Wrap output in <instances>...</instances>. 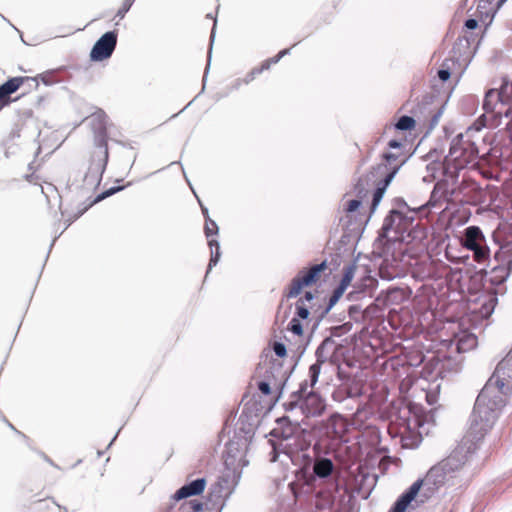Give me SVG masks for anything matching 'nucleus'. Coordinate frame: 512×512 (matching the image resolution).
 <instances>
[{"instance_id": "obj_1", "label": "nucleus", "mask_w": 512, "mask_h": 512, "mask_svg": "<svg viewBox=\"0 0 512 512\" xmlns=\"http://www.w3.org/2000/svg\"><path fill=\"white\" fill-rule=\"evenodd\" d=\"M298 364L283 369L284 363H272L264 373L253 375L257 392L244 404L238 420L233 425L232 436L226 441V502L237 488L243 469L250 464L247 458L250 445L266 416L279 401L288 380Z\"/></svg>"}, {"instance_id": "obj_2", "label": "nucleus", "mask_w": 512, "mask_h": 512, "mask_svg": "<svg viewBox=\"0 0 512 512\" xmlns=\"http://www.w3.org/2000/svg\"><path fill=\"white\" fill-rule=\"evenodd\" d=\"M303 423L304 418L299 420L291 414L275 418L274 427L264 435L270 447L268 453L270 463L280 461L281 455L294 462L293 453L295 452H301L303 459L311 461L307 453L311 446V438L308 429L302 426Z\"/></svg>"}, {"instance_id": "obj_3", "label": "nucleus", "mask_w": 512, "mask_h": 512, "mask_svg": "<svg viewBox=\"0 0 512 512\" xmlns=\"http://www.w3.org/2000/svg\"><path fill=\"white\" fill-rule=\"evenodd\" d=\"M492 378H489L484 387L479 392L470 416V428L467 436L479 437L480 434L475 431L481 424L480 431L491 428L498 418L500 410L505 406V401L500 395L491 394ZM483 435V433H481Z\"/></svg>"}, {"instance_id": "obj_4", "label": "nucleus", "mask_w": 512, "mask_h": 512, "mask_svg": "<svg viewBox=\"0 0 512 512\" xmlns=\"http://www.w3.org/2000/svg\"><path fill=\"white\" fill-rule=\"evenodd\" d=\"M111 140L110 136L100 137L93 136V146L98 149L90 154L88 160V168L83 176L82 182L85 185L98 189L103 180V175L107 169L110 152L108 147V141Z\"/></svg>"}, {"instance_id": "obj_5", "label": "nucleus", "mask_w": 512, "mask_h": 512, "mask_svg": "<svg viewBox=\"0 0 512 512\" xmlns=\"http://www.w3.org/2000/svg\"><path fill=\"white\" fill-rule=\"evenodd\" d=\"M328 268L327 259L308 268H302L291 280L289 288L284 291V298H297L304 289L315 285L322 273Z\"/></svg>"}, {"instance_id": "obj_6", "label": "nucleus", "mask_w": 512, "mask_h": 512, "mask_svg": "<svg viewBox=\"0 0 512 512\" xmlns=\"http://www.w3.org/2000/svg\"><path fill=\"white\" fill-rule=\"evenodd\" d=\"M482 438L483 435H480L479 437L473 436L472 439H470L469 436H466L462 442L454 448L449 456L440 461L439 464L449 475H451L466 463L470 455L476 452L478 449V442Z\"/></svg>"}, {"instance_id": "obj_7", "label": "nucleus", "mask_w": 512, "mask_h": 512, "mask_svg": "<svg viewBox=\"0 0 512 512\" xmlns=\"http://www.w3.org/2000/svg\"><path fill=\"white\" fill-rule=\"evenodd\" d=\"M369 187L370 184L367 183L366 176H360L355 180L353 185V193H355L356 197L354 199H349L343 202L342 211L345 214V217L339 218V224L346 220H351L356 223H359V221H364L362 219L360 210L363 207L365 198L368 196Z\"/></svg>"}, {"instance_id": "obj_8", "label": "nucleus", "mask_w": 512, "mask_h": 512, "mask_svg": "<svg viewBox=\"0 0 512 512\" xmlns=\"http://www.w3.org/2000/svg\"><path fill=\"white\" fill-rule=\"evenodd\" d=\"M201 210H202L203 216L205 217V234H206L208 246L211 251L210 260H209L205 278L203 281V284H205L209 273L221 260L222 252H221V245L218 240L219 226L216 223V221L211 219V217L209 215V209L206 206H202Z\"/></svg>"}, {"instance_id": "obj_9", "label": "nucleus", "mask_w": 512, "mask_h": 512, "mask_svg": "<svg viewBox=\"0 0 512 512\" xmlns=\"http://www.w3.org/2000/svg\"><path fill=\"white\" fill-rule=\"evenodd\" d=\"M322 321V319H318L311 314L308 316V318L304 319L303 333L301 335L297 333H291L294 337H297L295 342L292 343L288 338H286V340L290 342L292 346H294L291 359L296 361V364L300 362L301 358L306 353L309 345L313 340L314 334L318 330Z\"/></svg>"}, {"instance_id": "obj_10", "label": "nucleus", "mask_w": 512, "mask_h": 512, "mask_svg": "<svg viewBox=\"0 0 512 512\" xmlns=\"http://www.w3.org/2000/svg\"><path fill=\"white\" fill-rule=\"evenodd\" d=\"M117 40V29L104 32L92 45L89 52V60L94 63H100L110 59L116 49Z\"/></svg>"}, {"instance_id": "obj_11", "label": "nucleus", "mask_w": 512, "mask_h": 512, "mask_svg": "<svg viewBox=\"0 0 512 512\" xmlns=\"http://www.w3.org/2000/svg\"><path fill=\"white\" fill-rule=\"evenodd\" d=\"M319 291L309 290L305 294L297 299L295 302V311L293 317L289 321L286 330L290 333H297L301 335L303 333V322L304 319L311 315V308L307 303H312L318 298Z\"/></svg>"}, {"instance_id": "obj_12", "label": "nucleus", "mask_w": 512, "mask_h": 512, "mask_svg": "<svg viewBox=\"0 0 512 512\" xmlns=\"http://www.w3.org/2000/svg\"><path fill=\"white\" fill-rule=\"evenodd\" d=\"M474 41L475 39L468 35L459 36L457 38V41L454 43L452 48L453 56L450 59L453 64H463L464 68L470 64L480 44V41H478L475 46H472Z\"/></svg>"}, {"instance_id": "obj_13", "label": "nucleus", "mask_w": 512, "mask_h": 512, "mask_svg": "<svg viewBox=\"0 0 512 512\" xmlns=\"http://www.w3.org/2000/svg\"><path fill=\"white\" fill-rule=\"evenodd\" d=\"M400 157V153H395L390 150L385 151L381 155V162L372 166L369 172L365 175L367 177V183L370 184V181L373 178L378 176L387 175L394 169H397V173L400 171L401 167L407 162L408 157L405 158L400 163H395Z\"/></svg>"}, {"instance_id": "obj_14", "label": "nucleus", "mask_w": 512, "mask_h": 512, "mask_svg": "<svg viewBox=\"0 0 512 512\" xmlns=\"http://www.w3.org/2000/svg\"><path fill=\"white\" fill-rule=\"evenodd\" d=\"M285 412L295 413L299 411L304 417H319L325 412V406H312L304 398H301L297 392H292L287 401L282 404Z\"/></svg>"}, {"instance_id": "obj_15", "label": "nucleus", "mask_w": 512, "mask_h": 512, "mask_svg": "<svg viewBox=\"0 0 512 512\" xmlns=\"http://www.w3.org/2000/svg\"><path fill=\"white\" fill-rule=\"evenodd\" d=\"M396 175H397V169H394L387 175L378 176L376 178H373L370 181V186L373 185L374 188L372 190V201L369 206V210H370V215L368 216L369 219L376 212L387 189L391 185V183L394 180Z\"/></svg>"}, {"instance_id": "obj_16", "label": "nucleus", "mask_w": 512, "mask_h": 512, "mask_svg": "<svg viewBox=\"0 0 512 512\" xmlns=\"http://www.w3.org/2000/svg\"><path fill=\"white\" fill-rule=\"evenodd\" d=\"M396 175H397V169H394L387 175L378 176L376 178H373L370 181V186L373 185L374 188L372 190V201L369 206V210H370V215L368 216L369 219L376 212L387 189L391 185V183L394 180Z\"/></svg>"}, {"instance_id": "obj_17", "label": "nucleus", "mask_w": 512, "mask_h": 512, "mask_svg": "<svg viewBox=\"0 0 512 512\" xmlns=\"http://www.w3.org/2000/svg\"><path fill=\"white\" fill-rule=\"evenodd\" d=\"M206 485V477H198L195 479L188 478L185 484L172 494V501H181L190 497L200 496L204 493Z\"/></svg>"}, {"instance_id": "obj_18", "label": "nucleus", "mask_w": 512, "mask_h": 512, "mask_svg": "<svg viewBox=\"0 0 512 512\" xmlns=\"http://www.w3.org/2000/svg\"><path fill=\"white\" fill-rule=\"evenodd\" d=\"M368 221L369 218H366L365 221H359V223L346 220L343 226V234L339 240L340 247H346L354 241L353 246L355 249L365 231Z\"/></svg>"}, {"instance_id": "obj_19", "label": "nucleus", "mask_w": 512, "mask_h": 512, "mask_svg": "<svg viewBox=\"0 0 512 512\" xmlns=\"http://www.w3.org/2000/svg\"><path fill=\"white\" fill-rule=\"evenodd\" d=\"M452 92L453 90L448 88L446 90H441V86L436 82L435 79L431 80V91L427 94H425L422 98V101L417 103L411 110L410 113L416 114L418 111L420 113H423L428 106L432 105L437 100H440V103L442 102V99H444L449 92Z\"/></svg>"}, {"instance_id": "obj_20", "label": "nucleus", "mask_w": 512, "mask_h": 512, "mask_svg": "<svg viewBox=\"0 0 512 512\" xmlns=\"http://www.w3.org/2000/svg\"><path fill=\"white\" fill-rule=\"evenodd\" d=\"M507 0H479L476 13L481 14V21L486 31L491 26L498 10Z\"/></svg>"}, {"instance_id": "obj_21", "label": "nucleus", "mask_w": 512, "mask_h": 512, "mask_svg": "<svg viewBox=\"0 0 512 512\" xmlns=\"http://www.w3.org/2000/svg\"><path fill=\"white\" fill-rule=\"evenodd\" d=\"M449 474L437 463L433 465L422 479H425L426 491L433 495L447 481Z\"/></svg>"}, {"instance_id": "obj_22", "label": "nucleus", "mask_w": 512, "mask_h": 512, "mask_svg": "<svg viewBox=\"0 0 512 512\" xmlns=\"http://www.w3.org/2000/svg\"><path fill=\"white\" fill-rule=\"evenodd\" d=\"M224 472H220L216 482L211 485L206 497V504L208 510H216L220 508V511L224 508Z\"/></svg>"}, {"instance_id": "obj_23", "label": "nucleus", "mask_w": 512, "mask_h": 512, "mask_svg": "<svg viewBox=\"0 0 512 512\" xmlns=\"http://www.w3.org/2000/svg\"><path fill=\"white\" fill-rule=\"evenodd\" d=\"M459 171L457 169H444L441 176L437 179L436 184L440 185L442 195L450 196L451 198L458 191Z\"/></svg>"}, {"instance_id": "obj_24", "label": "nucleus", "mask_w": 512, "mask_h": 512, "mask_svg": "<svg viewBox=\"0 0 512 512\" xmlns=\"http://www.w3.org/2000/svg\"><path fill=\"white\" fill-rule=\"evenodd\" d=\"M410 220H404L403 217L397 214L396 210H389L387 215L384 218L382 227L379 231V238L381 237H389V233L395 228H399L404 225L408 226L412 224Z\"/></svg>"}, {"instance_id": "obj_25", "label": "nucleus", "mask_w": 512, "mask_h": 512, "mask_svg": "<svg viewBox=\"0 0 512 512\" xmlns=\"http://www.w3.org/2000/svg\"><path fill=\"white\" fill-rule=\"evenodd\" d=\"M422 488L426 489L425 479L419 477L407 489H405L396 500L409 507L411 503L417 498ZM424 496L428 498L431 496L426 490Z\"/></svg>"}, {"instance_id": "obj_26", "label": "nucleus", "mask_w": 512, "mask_h": 512, "mask_svg": "<svg viewBox=\"0 0 512 512\" xmlns=\"http://www.w3.org/2000/svg\"><path fill=\"white\" fill-rule=\"evenodd\" d=\"M315 385H312L310 383V379H304L302 382H300L299 387L294 392H297V394L301 397L307 400L308 403H310L312 406H320L321 404L326 407V401L325 399L318 393H315L313 390H309V388L314 387Z\"/></svg>"}, {"instance_id": "obj_27", "label": "nucleus", "mask_w": 512, "mask_h": 512, "mask_svg": "<svg viewBox=\"0 0 512 512\" xmlns=\"http://www.w3.org/2000/svg\"><path fill=\"white\" fill-rule=\"evenodd\" d=\"M336 348L337 343L334 340V336H325L315 350V358L318 359L319 362L326 363L332 358L333 354L336 352Z\"/></svg>"}, {"instance_id": "obj_28", "label": "nucleus", "mask_w": 512, "mask_h": 512, "mask_svg": "<svg viewBox=\"0 0 512 512\" xmlns=\"http://www.w3.org/2000/svg\"><path fill=\"white\" fill-rule=\"evenodd\" d=\"M333 469V461L328 457H322L313 464L311 480L327 479L332 474Z\"/></svg>"}, {"instance_id": "obj_29", "label": "nucleus", "mask_w": 512, "mask_h": 512, "mask_svg": "<svg viewBox=\"0 0 512 512\" xmlns=\"http://www.w3.org/2000/svg\"><path fill=\"white\" fill-rule=\"evenodd\" d=\"M33 80L30 76H13L8 77L0 84V99L15 93L25 82Z\"/></svg>"}, {"instance_id": "obj_30", "label": "nucleus", "mask_w": 512, "mask_h": 512, "mask_svg": "<svg viewBox=\"0 0 512 512\" xmlns=\"http://www.w3.org/2000/svg\"><path fill=\"white\" fill-rule=\"evenodd\" d=\"M498 103L502 105H508V101L506 99H503L501 95L497 94L496 88L488 89L484 94L482 102V108L484 110L485 115L495 111Z\"/></svg>"}, {"instance_id": "obj_31", "label": "nucleus", "mask_w": 512, "mask_h": 512, "mask_svg": "<svg viewBox=\"0 0 512 512\" xmlns=\"http://www.w3.org/2000/svg\"><path fill=\"white\" fill-rule=\"evenodd\" d=\"M390 210H396L400 217H403L404 220H410V222H414L415 214L419 211L417 208H411L403 197H395Z\"/></svg>"}, {"instance_id": "obj_32", "label": "nucleus", "mask_w": 512, "mask_h": 512, "mask_svg": "<svg viewBox=\"0 0 512 512\" xmlns=\"http://www.w3.org/2000/svg\"><path fill=\"white\" fill-rule=\"evenodd\" d=\"M490 378H492L491 394L500 395L503 398V396H507L512 393V388L507 386L505 383V379L507 377H504L502 373H498L497 369Z\"/></svg>"}, {"instance_id": "obj_33", "label": "nucleus", "mask_w": 512, "mask_h": 512, "mask_svg": "<svg viewBox=\"0 0 512 512\" xmlns=\"http://www.w3.org/2000/svg\"><path fill=\"white\" fill-rule=\"evenodd\" d=\"M440 185L441 184L434 185L433 190L431 191L429 200L417 208L419 211L437 207L442 202L448 201L449 199H451L450 196L442 195L441 190H440Z\"/></svg>"}, {"instance_id": "obj_34", "label": "nucleus", "mask_w": 512, "mask_h": 512, "mask_svg": "<svg viewBox=\"0 0 512 512\" xmlns=\"http://www.w3.org/2000/svg\"><path fill=\"white\" fill-rule=\"evenodd\" d=\"M450 96H451V91L449 92V94L444 99H442V102L440 103L439 107L437 108V110L431 116L429 124H428L427 129H426V132L424 133V135L422 137V140L424 138H426L428 135H430V133L438 125V123L440 121V118L442 117V115H443V113L445 111V108H446V106L448 104Z\"/></svg>"}, {"instance_id": "obj_35", "label": "nucleus", "mask_w": 512, "mask_h": 512, "mask_svg": "<svg viewBox=\"0 0 512 512\" xmlns=\"http://www.w3.org/2000/svg\"><path fill=\"white\" fill-rule=\"evenodd\" d=\"M415 114L411 115L404 114L393 124V128L399 132H411L416 129L417 121Z\"/></svg>"}, {"instance_id": "obj_36", "label": "nucleus", "mask_w": 512, "mask_h": 512, "mask_svg": "<svg viewBox=\"0 0 512 512\" xmlns=\"http://www.w3.org/2000/svg\"><path fill=\"white\" fill-rule=\"evenodd\" d=\"M491 282L496 285L505 283L511 275V263L509 265H496L492 268Z\"/></svg>"}, {"instance_id": "obj_37", "label": "nucleus", "mask_w": 512, "mask_h": 512, "mask_svg": "<svg viewBox=\"0 0 512 512\" xmlns=\"http://www.w3.org/2000/svg\"><path fill=\"white\" fill-rule=\"evenodd\" d=\"M267 363L269 364L268 367H271L272 363H283V361L275 359L273 357L271 347H266L262 350V352L260 354V361L255 368V374L262 372L263 366Z\"/></svg>"}, {"instance_id": "obj_38", "label": "nucleus", "mask_w": 512, "mask_h": 512, "mask_svg": "<svg viewBox=\"0 0 512 512\" xmlns=\"http://www.w3.org/2000/svg\"><path fill=\"white\" fill-rule=\"evenodd\" d=\"M478 346V337L473 332L466 334L461 341L457 343V351L459 353L472 350Z\"/></svg>"}, {"instance_id": "obj_39", "label": "nucleus", "mask_w": 512, "mask_h": 512, "mask_svg": "<svg viewBox=\"0 0 512 512\" xmlns=\"http://www.w3.org/2000/svg\"><path fill=\"white\" fill-rule=\"evenodd\" d=\"M449 59H447L437 70V75L433 78L441 86V90L444 89V85L450 80L452 75V69L448 65Z\"/></svg>"}, {"instance_id": "obj_40", "label": "nucleus", "mask_w": 512, "mask_h": 512, "mask_svg": "<svg viewBox=\"0 0 512 512\" xmlns=\"http://www.w3.org/2000/svg\"><path fill=\"white\" fill-rule=\"evenodd\" d=\"M132 182H128L127 185H113L109 188L104 189L95 197L92 198V203H99L108 197L115 195L116 193L123 191L126 187L130 186Z\"/></svg>"}, {"instance_id": "obj_41", "label": "nucleus", "mask_w": 512, "mask_h": 512, "mask_svg": "<svg viewBox=\"0 0 512 512\" xmlns=\"http://www.w3.org/2000/svg\"><path fill=\"white\" fill-rule=\"evenodd\" d=\"M479 106L478 98L474 95H467L461 100V111L466 115H473Z\"/></svg>"}, {"instance_id": "obj_42", "label": "nucleus", "mask_w": 512, "mask_h": 512, "mask_svg": "<svg viewBox=\"0 0 512 512\" xmlns=\"http://www.w3.org/2000/svg\"><path fill=\"white\" fill-rule=\"evenodd\" d=\"M478 14V17H473V16H470L468 17L464 24H463V33L464 35H468L469 37L471 38H474L476 37L474 31L479 27V23L481 21V14L480 13H477Z\"/></svg>"}, {"instance_id": "obj_43", "label": "nucleus", "mask_w": 512, "mask_h": 512, "mask_svg": "<svg viewBox=\"0 0 512 512\" xmlns=\"http://www.w3.org/2000/svg\"><path fill=\"white\" fill-rule=\"evenodd\" d=\"M89 118L91 120V127L112 125V123L109 121V116L101 108H97Z\"/></svg>"}, {"instance_id": "obj_44", "label": "nucleus", "mask_w": 512, "mask_h": 512, "mask_svg": "<svg viewBox=\"0 0 512 512\" xmlns=\"http://www.w3.org/2000/svg\"><path fill=\"white\" fill-rule=\"evenodd\" d=\"M187 505H189V510L187 512H221L220 508L216 510H208L206 502L203 503L198 500L182 503L180 509H184Z\"/></svg>"}, {"instance_id": "obj_45", "label": "nucleus", "mask_w": 512, "mask_h": 512, "mask_svg": "<svg viewBox=\"0 0 512 512\" xmlns=\"http://www.w3.org/2000/svg\"><path fill=\"white\" fill-rule=\"evenodd\" d=\"M464 143V134L462 132L456 134L450 142L449 152L445 156L446 158L454 156L457 152L462 149Z\"/></svg>"}, {"instance_id": "obj_46", "label": "nucleus", "mask_w": 512, "mask_h": 512, "mask_svg": "<svg viewBox=\"0 0 512 512\" xmlns=\"http://www.w3.org/2000/svg\"><path fill=\"white\" fill-rule=\"evenodd\" d=\"M497 94L501 95L503 99L512 96V80L507 75L501 77V84L497 89Z\"/></svg>"}, {"instance_id": "obj_47", "label": "nucleus", "mask_w": 512, "mask_h": 512, "mask_svg": "<svg viewBox=\"0 0 512 512\" xmlns=\"http://www.w3.org/2000/svg\"><path fill=\"white\" fill-rule=\"evenodd\" d=\"M362 256V252H359L356 256L353 257V259L344 266L343 268V276L346 277V278H351V280L354 279V276H355V273H356V270H357V265H358V261H359V258Z\"/></svg>"}, {"instance_id": "obj_48", "label": "nucleus", "mask_w": 512, "mask_h": 512, "mask_svg": "<svg viewBox=\"0 0 512 512\" xmlns=\"http://www.w3.org/2000/svg\"><path fill=\"white\" fill-rule=\"evenodd\" d=\"M76 220H77V219H74V214H73L72 216H70L68 219H66V221H65V227L63 228V230H62L58 235H56V236L52 239V241H51V243H50V245H49V249H48V252H47V254H46V257H45L44 263H43V265H42V267H41V271H40V273H39V275H38L37 282L39 281V279H40V277H41V275H42L43 269H44V267H45V264H46V262H47V260H48L49 254H50V252H51V250H52V247L54 246V244H55L56 240H57V239L62 235V233H63V232H64V231H65V230H66V229H67V228H68V227H69V226H70L74 221H76Z\"/></svg>"}, {"instance_id": "obj_49", "label": "nucleus", "mask_w": 512, "mask_h": 512, "mask_svg": "<svg viewBox=\"0 0 512 512\" xmlns=\"http://www.w3.org/2000/svg\"><path fill=\"white\" fill-rule=\"evenodd\" d=\"M323 364V362H319L318 359H316V361L309 366L308 378L310 379V383H312V385H316L318 382Z\"/></svg>"}, {"instance_id": "obj_50", "label": "nucleus", "mask_w": 512, "mask_h": 512, "mask_svg": "<svg viewBox=\"0 0 512 512\" xmlns=\"http://www.w3.org/2000/svg\"><path fill=\"white\" fill-rule=\"evenodd\" d=\"M271 349H272V353H274L279 358L278 360L283 361L285 358L288 357L287 346L281 340L276 341L274 343L273 347H271Z\"/></svg>"}, {"instance_id": "obj_51", "label": "nucleus", "mask_w": 512, "mask_h": 512, "mask_svg": "<svg viewBox=\"0 0 512 512\" xmlns=\"http://www.w3.org/2000/svg\"><path fill=\"white\" fill-rule=\"evenodd\" d=\"M312 316L324 320L331 310L324 303H314L311 307Z\"/></svg>"}, {"instance_id": "obj_52", "label": "nucleus", "mask_w": 512, "mask_h": 512, "mask_svg": "<svg viewBox=\"0 0 512 512\" xmlns=\"http://www.w3.org/2000/svg\"><path fill=\"white\" fill-rule=\"evenodd\" d=\"M49 71L37 74L36 76L31 77L33 80L30 82H34V90L38 89L39 82H42L45 86H52L54 84L53 81L49 80Z\"/></svg>"}, {"instance_id": "obj_53", "label": "nucleus", "mask_w": 512, "mask_h": 512, "mask_svg": "<svg viewBox=\"0 0 512 512\" xmlns=\"http://www.w3.org/2000/svg\"><path fill=\"white\" fill-rule=\"evenodd\" d=\"M136 0H123L121 6L116 12V17H118L120 20H122L125 15L128 13V11L131 9L132 5L134 4Z\"/></svg>"}, {"instance_id": "obj_54", "label": "nucleus", "mask_w": 512, "mask_h": 512, "mask_svg": "<svg viewBox=\"0 0 512 512\" xmlns=\"http://www.w3.org/2000/svg\"><path fill=\"white\" fill-rule=\"evenodd\" d=\"M264 71H266V69L263 66V64L261 63L259 66L254 67L253 69L250 70V72L247 73L246 77L243 79V82L246 84L250 83L251 81H253L256 78V76L260 75Z\"/></svg>"}, {"instance_id": "obj_55", "label": "nucleus", "mask_w": 512, "mask_h": 512, "mask_svg": "<svg viewBox=\"0 0 512 512\" xmlns=\"http://www.w3.org/2000/svg\"><path fill=\"white\" fill-rule=\"evenodd\" d=\"M485 121H486V115L485 113L481 114L468 128L466 129V132H469L471 130L474 131H481L485 127Z\"/></svg>"}, {"instance_id": "obj_56", "label": "nucleus", "mask_w": 512, "mask_h": 512, "mask_svg": "<svg viewBox=\"0 0 512 512\" xmlns=\"http://www.w3.org/2000/svg\"><path fill=\"white\" fill-rule=\"evenodd\" d=\"M92 199H88V202H82L78 205L76 212L74 213V219H79L84 213H86L93 205Z\"/></svg>"}, {"instance_id": "obj_57", "label": "nucleus", "mask_w": 512, "mask_h": 512, "mask_svg": "<svg viewBox=\"0 0 512 512\" xmlns=\"http://www.w3.org/2000/svg\"><path fill=\"white\" fill-rule=\"evenodd\" d=\"M112 125L91 127L93 136L108 137L110 136L109 129Z\"/></svg>"}, {"instance_id": "obj_58", "label": "nucleus", "mask_w": 512, "mask_h": 512, "mask_svg": "<svg viewBox=\"0 0 512 512\" xmlns=\"http://www.w3.org/2000/svg\"><path fill=\"white\" fill-rule=\"evenodd\" d=\"M405 139L392 138L388 141L387 147L389 150H400L405 146Z\"/></svg>"}, {"instance_id": "obj_59", "label": "nucleus", "mask_w": 512, "mask_h": 512, "mask_svg": "<svg viewBox=\"0 0 512 512\" xmlns=\"http://www.w3.org/2000/svg\"><path fill=\"white\" fill-rule=\"evenodd\" d=\"M339 300L332 294L323 298V303L326 305V309L332 310Z\"/></svg>"}, {"instance_id": "obj_60", "label": "nucleus", "mask_w": 512, "mask_h": 512, "mask_svg": "<svg viewBox=\"0 0 512 512\" xmlns=\"http://www.w3.org/2000/svg\"><path fill=\"white\" fill-rule=\"evenodd\" d=\"M444 366L446 368H448L449 370H452L456 373L460 372L462 369L461 364L459 362H457L456 360H452L451 358L448 359L447 364H444Z\"/></svg>"}, {"instance_id": "obj_61", "label": "nucleus", "mask_w": 512, "mask_h": 512, "mask_svg": "<svg viewBox=\"0 0 512 512\" xmlns=\"http://www.w3.org/2000/svg\"><path fill=\"white\" fill-rule=\"evenodd\" d=\"M281 60L279 54L277 53L275 56L270 57L262 62L263 66L266 70H269L271 65L277 64Z\"/></svg>"}, {"instance_id": "obj_62", "label": "nucleus", "mask_w": 512, "mask_h": 512, "mask_svg": "<svg viewBox=\"0 0 512 512\" xmlns=\"http://www.w3.org/2000/svg\"><path fill=\"white\" fill-rule=\"evenodd\" d=\"M409 507H407L406 505L402 504V503H399L398 500H396L392 506L389 508L388 512H406V510L408 509Z\"/></svg>"}, {"instance_id": "obj_63", "label": "nucleus", "mask_w": 512, "mask_h": 512, "mask_svg": "<svg viewBox=\"0 0 512 512\" xmlns=\"http://www.w3.org/2000/svg\"><path fill=\"white\" fill-rule=\"evenodd\" d=\"M466 230H467V236L469 238H475L479 235H482V231H481L480 227H478V226H468L466 228Z\"/></svg>"}, {"instance_id": "obj_64", "label": "nucleus", "mask_w": 512, "mask_h": 512, "mask_svg": "<svg viewBox=\"0 0 512 512\" xmlns=\"http://www.w3.org/2000/svg\"><path fill=\"white\" fill-rule=\"evenodd\" d=\"M511 365L510 366H506L505 367H498L497 366V372L498 373H502V375H504V377H508V378H512V363H510Z\"/></svg>"}]
</instances>
